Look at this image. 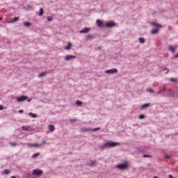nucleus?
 <instances>
[{"label":"nucleus","mask_w":178,"mask_h":178,"mask_svg":"<svg viewBox=\"0 0 178 178\" xmlns=\"http://www.w3.org/2000/svg\"><path fill=\"white\" fill-rule=\"evenodd\" d=\"M116 145H120V143L116 142H107L103 145V147L106 148H113V147H116Z\"/></svg>","instance_id":"1"},{"label":"nucleus","mask_w":178,"mask_h":178,"mask_svg":"<svg viewBox=\"0 0 178 178\" xmlns=\"http://www.w3.org/2000/svg\"><path fill=\"white\" fill-rule=\"evenodd\" d=\"M43 173V171L40 169H35L33 170V176H41V175Z\"/></svg>","instance_id":"2"},{"label":"nucleus","mask_w":178,"mask_h":178,"mask_svg":"<svg viewBox=\"0 0 178 178\" xmlns=\"http://www.w3.org/2000/svg\"><path fill=\"white\" fill-rule=\"evenodd\" d=\"M22 130L24 131H33L34 129L30 126H22Z\"/></svg>","instance_id":"3"},{"label":"nucleus","mask_w":178,"mask_h":178,"mask_svg":"<svg viewBox=\"0 0 178 178\" xmlns=\"http://www.w3.org/2000/svg\"><path fill=\"white\" fill-rule=\"evenodd\" d=\"M26 99H29V97L26 96H21L17 99V102H23L24 101H26Z\"/></svg>","instance_id":"4"},{"label":"nucleus","mask_w":178,"mask_h":178,"mask_svg":"<svg viewBox=\"0 0 178 178\" xmlns=\"http://www.w3.org/2000/svg\"><path fill=\"white\" fill-rule=\"evenodd\" d=\"M105 73H107V74L118 73V69L113 68L111 70H108L105 71Z\"/></svg>","instance_id":"5"},{"label":"nucleus","mask_w":178,"mask_h":178,"mask_svg":"<svg viewBox=\"0 0 178 178\" xmlns=\"http://www.w3.org/2000/svg\"><path fill=\"white\" fill-rule=\"evenodd\" d=\"M70 59H76V56L72 55H67L65 58V60H70Z\"/></svg>","instance_id":"6"},{"label":"nucleus","mask_w":178,"mask_h":178,"mask_svg":"<svg viewBox=\"0 0 178 178\" xmlns=\"http://www.w3.org/2000/svg\"><path fill=\"white\" fill-rule=\"evenodd\" d=\"M28 147L29 148H31L33 147H41V145L38 144V143H35V144H33V143H29L28 144Z\"/></svg>","instance_id":"7"},{"label":"nucleus","mask_w":178,"mask_h":178,"mask_svg":"<svg viewBox=\"0 0 178 178\" xmlns=\"http://www.w3.org/2000/svg\"><path fill=\"white\" fill-rule=\"evenodd\" d=\"M117 168H118V169H121V170L126 169L127 168V165L120 164V165H117Z\"/></svg>","instance_id":"8"},{"label":"nucleus","mask_w":178,"mask_h":178,"mask_svg":"<svg viewBox=\"0 0 178 178\" xmlns=\"http://www.w3.org/2000/svg\"><path fill=\"white\" fill-rule=\"evenodd\" d=\"M106 27H113L115 24L113 22H108L106 24Z\"/></svg>","instance_id":"9"},{"label":"nucleus","mask_w":178,"mask_h":178,"mask_svg":"<svg viewBox=\"0 0 178 178\" xmlns=\"http://www.w3.org/2000/svg\"><path fill=\"white\" fill-rule=\"evenodd\" d=\"M88 31H90V29L88 28H84L83 29H82L80 33L81 34H84L86 33H88Z\"/></svg>","instance_id":"10"},{"label":"nucleus","mask_w":178,"mask_h":178,"mask_svg":"<svg viewBox=\"0 0 178 178\" xmlns=\"http://www.w3.org/2000/svg\"><path fill=\"white\" fill-rule=\"evenodd\" d=\"M97 25L98 26V27H102V24H103V22L101 21V19H97L96 21Z\"/></svg>","instance_id":"11"},{"label":"nucleus","mask_w":178,"mask_h":178,"mask_svg":"<svg viewBox=\"0 0 178 178\" xmlns=\"http://www.w3.org/2000/svg\"><path fill=\"white\" fill-rule=\"evenodd\" d=\"M49 130H50V131H54L55 130V127L53 124H49Z\"/></svg>","instance_id":"12"},{"label":"nucleus","mask_w":178,"mask_h":178,"mask_svg":"<svg viewBox=\"0 0 178 178\" xmlns=\"http://www.w3.org/2000/svg\"><path fill=\"white\" fill-rule=\"evenodd\" d=\"M71 48H72V43L68 42L67 46L65 47V49H66L67 51H69V49H70Z\"/></svg>","instance_id":"13"},{"label":"nucleus","mask_w":178,"mask_h":178,"mask_svg":"<svg viewBox=\"0 0 178 178\" xmlns=\"http://www.w3.org/2000/svg\"><path fill=\"white\" fill-rule=\"evenodd\" d=\"M29 116H30L31 118H32L33 119H35V118H37V115L34 114L33 113H29Z\"/></svg>","instance_id":"14"},{"label":"nucleus","mask_w":178,"mask_h":178,"mask_svg":"<svg viewBox=\"0 0 178 178\" xmlns=\"http://www.w3.org/2000/svg\"><path fill=\"white\" fill-rule=\"evenodd\" d=\"M168 50L170 51L171 52H172V54H175V48L173 47V46H172V45L169 46Z\"/></svg>","instance_id":"15"},{"label":"nucleus","mask_w":178,"mask_h":178,"mask_svg":"<svg viewBox=\"0 0 178 178\" xmlns=\"http://www.w3.org/2000/svg\"><path fill=\"white\" fill-rule=\"evenodd\" d=\"M149 105H151V104H149V103L145 104H143V105L141 106V108H142V109H144V108H148V106H149Z\"/></svg>","instance_id":"16"},{"label":"nucleus","mask_w":178,"mask_h":178,"mask_svg":"<svg viewBox=\"0 0 178 178\" xmlns=\"http://www.w3.org/2000/svg\"><path fill=\"white\" fill-rule=\"evenodd\" d=\"M44 15V9L42 8H40V13H39V16H42Z\"/></svg>","instance_id":"17"},{"label":"nucleus","mask_w":178,"mask_h":178,"mask_svg":"<svg viewBox=\"0 0 178 178\" xmlns=\"http://www.w3.org/2000/svg\"><path fill=\"white\" fill-rule=\"evenodd\" d=\"M19 20V17H15L13 19H12L9 23H15V22H17Z\"/></svg>","instance_id":"18"},{"label":"nucleus","mask_w":178,"mask_h":178,"mask_svg":"<svg viewBox=\"0 0 178 178\" xmlns=\"http://www.w3.org/2000/svg\"><path fill=\"white\" fill-rule=\"evenodd\" d=\"M158 31H159V30H158V29H152L151 33L152 34H156V33H158Z\"/></svg>","instance_id":"19"},{"label":"nucleus","mask_w":178,"mask_h":178,"mask_svg":"<svg viewBox=\"0 0 178 178\" xmlns=\"http://www.w3.org/2000/svg\"><path fill=\"white\" fill-rule=\"evenodd\" d=\"M139 41L140 44H144L145 42V39L144 38H140Z\"/></svg>","instance_id":"20"},{"label":"nucleus","mask_w":178,"mask_h":178,"mask_svg":"<svg viewBox=\"0 0 178 178\" xmlns=\"http://www.w3.org/2000/svg\"><path fill=\"white\" fill-rule=\"evenodd\" d=\"M152 25L154 26V27H162L160 24H158L155 22L152 23Z\"/></svg>","instance_id":"21"},{"label":"nucleus","mask_w":178,"mask_h":178,"mask_svg":"<svg viewBox=\"0 0 178 178\" xmlns=\"http://www.w3.org/2000/svg\"><path fill=\"white\" fill-rule=\"evenodd\" d=\"M45 74H47V72H42L38 75V77H44V76H45Z\"/></svg>","instance_id":"22"},{"label":"nucleus","mask_w":178,"mask_h":178,"mask_svg":"<svg viewBox=\"0 0 178 178\" xmlns=\"http://www.w3.org/2000/svg\"><path fill=\"white\" fill-rule=\"evenodd\" d=\"M24 26H25L26 27H30V22H25L24 23Z\"/></svg>","instance_id":"23"},{"label":"nucleus","mask_w":178,"mask_h":178,"mask_svg":"<svg viewBox=\"0 0 178 178\" xmlns=\"http://www.w3.org/2000/svg\"><path fill=\"white\" fill-rule=\"evenodd\" d=\"M9 173H10V171H9V170H3V174L4 175H9Z\"/></svg>","instance_id":"24"},{"label":"nucleus","mask_w":178,"mask_h":178,"mask_svg":"<svg viewBox=\"0 0 178 178\" xmlns=\"http://www.w3.org/2000/svg\"><path fill=\"white\" fill-rule=\"evenodd\" d=\"M87 40H90V38H94V36L92 35H88L86 36Z\"/></svg>","instance_id":"25"},{"label":"nucleus","mask_w":178,"mask_h":178,"mask_svg":"<svg viewBox=\"0 0 178 178\" xmlns=\"http://www.w3.org/2000/svg\"><path fill=\"white\" fill-rule=\"evenodd\" d=\"M76 105H81L83 104V102H81L80 100H76Z\"/></svg>","instance_id":"26"},{"label":"nucleus","mask_w":178,"mask_h":178,"mask_svg":"<svg viewBox=\"0 0 178 178\" xmlns=\"http://www.w3.org/2000/svg\"><path fill=\"white\" fill-rule=\"evenodd\" d=\"M40 155V153H35L33 154V158H37V156H38Z\"/></svg>","instance_id":"27"},{"label":"nucleus","mask_w":178,"mask_h":178,"mask_svg":"<svg viewBox=\"0 0 178 178\" xmlns=\"http://www.w3.org/2000/svg\"><path fill=\"white\" fill-rule=\"evenodd\" d=\"M144 118H145V115L144 114H141L139 116V119H144Z\"/></svg>","instance_id":"28"},{"label":"nucleus","mask_w":178,"mask_h":178,"mask_svg":"<svg viewBox=\"0 0 178 178\" xmlns=\"http://www.w3.org/2000/svg\"><path fill=\"white\" fill-rule=\"evenodd\" d=\"M82 131H91V129H88L87 128H84L82 129Z\"/></svg>","instance_id":"29"},{"label":"nucleus","mask_w":178,"mask_h":178,"mask_svg":"<svg viewBox=\"0 0 178 178\" xmlns=\"http://www.w3.org/2000/svg\"><path fill=\"white\" fill-rule=\"evenodd\" d=\"M150 157H151V156L149 155V154H144L143 155V158H150Z\"/></svg>","instance_id":"30"},{"label":"nucleus","mask_w":178,"mask_h":178,"mask_svg":"<svg viewBox=\"0 0 178 178\" xmlns=\"http://www.w3.org/2000/svg\"><path fill=\"white\" fill-rule=\"evenodd\" d=\"M170 81H177V79H174V78H170Z\"/></svg>","instance_id":"31"},{"label":"nucleus","mask_w":178,"mask_h":178,"mask_svg":"<svg viewBox=\"0 0 178 178\" xmlns=\"http://www.w3.org/2000/svg\"><path fill=\"white\" fill-rule=\"evenodd\" d=\"M97 130H99V128H95L93 129H90V131H97Z\"/></svg>","instance_id":"32"},{"label":"nucleus","mask_w":178,"mask_h":178,"mask_svg":"<svg viewBox=\"0 0 178 178\" xmlns=\"http://www.w3.org/2000/svg\"><path fill=\"white\" fill-rule=\"evenodd\" d=\"M47 20L48 22H52V17H48Z\"/></svg>","instance_id":"33"},{"label":"nucleus","mask_w":178,"mask_h":178,"mask_svg":"<svg viewBox=\"0 0 178 178\" xmlns=\"http://www.w3.org/2000/svg\"><path fill=\"white\" fill-rule=\"evenodd\" d=\"M95 165V161H93L90 163V166H94Z\"/></svg>","instance_id":"34"},{"label":"nucleus","mask_w":178,"mask_h":178,"mask_svg":"<svg viewBox=\"0 0 178 178\" xmlns=\"http://www.w3.org/2000/svg\"><path fill=\"white\" fill-rule=\"evenodd\" d=\"M147 91H149V92H154V90L152 89H148Z\"/></svg>","instance_id":"35"},{"label":"nucleus","mask_w":178,"mask_h":178,"mask_svg":"<svg viewBox=\"0 0 178 178\" xmlns=\"http://www.w3.org/2000/svg\"><path fill=\"white\" fill-rule=\"evenodd\" d=\"M3 109V106L0 105V111H2Z\"/></svg>","instance_id":"36"},{"label":"nucleus","mask_w":178,"mask_h":178,"mask_svg":"<svg viewBox=\"0 0 178 178\" xmlns=\"http://www.w3.org/2000/svg\"><path fill=\"white\" fill-rule=\"evenodd\" d=\"M24 111L23 110H19V113H23Z\"/></svg>","instance_id":"37"},{"label":"nucleus","mask_w":178,"mask_h":178,"mask_svg":"<svg viewBox=\"0 0 178 178\" xmlns=\"http://www.w3.org/2000/svg\"><path fill=\"white\" fill-rule=\"evenodd\" d=\"M70 122H76V120L71 119Z\"/></svg>","instance_id":"38"},{"label":"nucleus","mask_w":178,"mask_h":178,"mask_svg":"<svg viewBox=\"0 0 178 178\" xmlns=\"http://www.w3.org/2000/svg\"><path fill=\"white\" fill-rule=\"evenodd\" d=\"M13 147L16 146V143H12Z\"/></svg>","instance_id":"39"},{"label":"nucleus","mask_w":178,"mask_h":178,"mask_svg":"<svg viewBox=\"0 0 178 178\" xmlns=\"http://www.w3.org/2000/svg\"><path fill=\"white\" fill-rule=\"evenodd\" d=\"M168 177H169V178H173V176H172L171 175H170L168 176Z\"/></svg>","instance_id":"40"},{"label":"nucleus","mask_w":178,"mask_h":178,"mask_svg":"<svg viewBox=\"0 0 178 178\" xmlns=\"http://www.w3.org/2000/svg\"><path fill=\"white\" fill-rule=\"evenodd\" d=\"M45 143H46L45 140H42V144H45Z\"/></svg>","instance_id":"41"},{"label":"nucleus","mask_w":178,"mask_h":178,"mask_svg":"<svg viewBox=\"0 0 178 178\" xmlns=\"http://www.w3.org/2000/svg\"><path fill=\"white\" fill-rule=\"evenodd\" d=\"M175 58H178V54L175 56Z\"/></svg>","instance_id":"42"},{"label":"nucleus","mask_w":178,"mask_h":178,"mask_svg":"<svg viewBox=\"0 0 178 178\" xmlns=\"http://www.w3.org/2000/svg\"><path fill=\"white\" fill-rule=\"evenodd\" d=\"M165 158H167V159H169V156H165Z\"/></svg>","instance_id":"43"},{"label":"nucleus","mask_w":178,"mask_h":178,"mask_svg":"<svg viewBox=\"0 0 178 178\" xmlns=\"http://www.w3.org/2000/svg\"><path fill=\"white\" fill-rule=\"evenodd\" d=\"M11 178H16V176H11Z\"/></svg>","instance_id":"44"},{"label":"nucleus","mask_w":178,"mask_h":178,"mask_svg":"<svg viewBox=\"0 0 178 178\" xmlns=\"http://www.w3.org/2000/svg\"><path fill=\"white\" fill-rule=\"evenodd\" d=\"M154 178H159V177H156V176H154Z\"/></svg>","instance_id":"45"},{"label":"nucleus","mask_w":178,"mask_h":178,"mask_svg":"<svg viewBox=\"0 0 178 178\" xmlns=\"http://www.w3.org/2000/svg\"><path fill=\"white\" fill-rule=\"evenodd\" d=\"M0 20H2V18H1V17H0Z\"/></svg>","instance_id":"46"},{"label":"nucleus","mask_w":178,"mask_h":178,"mask_svg":"<svg viewBox=\"0 0 178 178\" xmlns=\"http://www.w3.org/2000/svg\"><path fill=\"white\" fill-rule=\"evenodd\" d=\"M167 73H169V71H168V72H166V74H167Z\"/></svg>","instance_id":"47"},{"label":"nucleus","mask_w":178,"mask_h":178,"mask_svg":"<svg viewBox=\"0 0 178 178\" xmlns=\"http://www.w3.org/2000/svg\"><path fill=\"white\" fill-rule=\"evenodd\" d=\"M30 101H31V99L29 100V102H30Z\"/></svg>","instance_id":"48"}]
</instances>
